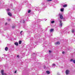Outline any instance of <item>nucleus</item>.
Here are the masks:
<instances>
[{
  "mask_svg": "<svg viewBox=\"0 0 75 75\" xmlns=\"http://www.w3.org/2000/svg\"><path fill=\"white\" fill-rule=\"evenodd\" d=\"M62 15L61 13H59V16L60 17V18L61 20H62V18H63V16Z\"/></svg>",
  "mask_w": 75,
  "mask_h": 75,
  "instance_id": "nucleus-1",
  "label": "nucleus"
},
{
  "mask_svg": "<svg viewBox=\"0 0 75 75\" xmlns=\"http://www.w3.org/2000/svg\"><path fill=\"white\" fill-rule=\"evenodd\" d=\"M1 73L2 75H6V73H4V70H1Z\"/></svg>",
  "mask_w": 75,
  "mask_h": 75,
  "instance_id": "nucleus-2",
  "label": "nucleus"
},
{
  "mask_svg": "<svg viewBox=\"0 0 75 75\" xmlns=\"http://www.w3.org/2000/svg\"><path fill=\"white\" fill-rule=\"evenodd\" d=\"M70 62H73V63H74V64H75V59L73 60V59H70Z\"/></svg>",
  "mask_w": 75,
  "mask_h": 75,
  "instance_id": "nucleus-3",
  "label": "nucleus"
},
{
  "mask_svg": "<svg viewBox=\"0 0 75 75\" xmlns=\"http://www.w3.org/2000/svg\"><path fill=\"white\" fill-rule=\"evenodd\" d=\"M69 71L67 70H66V74H67V75H68V74H69Z\"/></svg>",
  "mask_w": 75,
  "mask_h": 75,
  "instance_id": "nucleus-4",
  "label": "nucleus"
},
{
  "mask_svg": "<svg viewBox=\"0 0 75 75\" xmlns=\"http://www.w3.org/2000/svg\"><path fill=\"white\" fill-rule=\"evenodd\" d=\"M59 44H60V43L59 42H56L55 43V45H58Z\"/></svg>",
  "mask_w": 75,
  "mask_h": 75,
  "instance_id": "nucleus-5",
  "label": "nucleus"
},
{
  "mask_svg": "<svg viewBox=\"0 0 75 75\" xmlns=\"http://www.w3.org/2000/svg\"><path fill=\"white\" fill-rule=\"evenodd\" d=\"M14 44L16 45V46H18V43L17 42H15L14 43Z\"/></svg>",
  "mask_w": 75,
  "mask_h": 75,
  "instance_id": "nucleus-6",
  "label": "nucleus"
},
{
  "mask_svg": "<svg viewBox=\"0 0 75 75\" xmlns=\"http://www.w3.org/2000/svg\"><path fill=\"white\" fill-rule=\"evenodd\" d=\"M8 13V16H12V15H11V13L10 12Z\"/></svg>",
  "mask_w": 75,
  "mask_h": 75,
  "instance_id": "nucleus-7",
  "label": "nucleus"
},
{
  "mask_svg": "<svg viewBox=\"0 0 75 75\" xmlns=\"http://www.w3.org/2000/svg\"><path fill=\"white\" fill-rule=\"evenodd\" d=\"M46 73H47V74H50V72L48 71H46Z\"/></svg>",
  "mask_w": 75,
  "mask_h": 75,
  "instance_id": "nucleus-8",
  "label": "nucleus"
},
{
  "mask_svg": "<svg viewBox=\"0 0 75 75\" xmlns=\"http://www.w3.org/2000/svg\"><path fill=\"white\" fill-rule=\"evenodd\" d=\"M8 47H5V51H7L8 50Z\"/></svg>",
  "mask_w": 75,
  "mask_h": 75,
  "instance_id": "nucleus-9",
  "label": "nucleus"
},
{
  "mask_svg": "<svg viewBox=\"0 0 75 75\" xmlns=\"http://www.w3.org/2000/svg\"><path fill=\"white\" fill-rule=\"evenodd\" d=\"M35 55H36V53H34L32 54V56H35Z\"/></svg>",
  "mask_w": 75,
  "mask_h": 75,
  "instance_id": "nucleus-10",
  "label": "nucleus"
},
{
  "mask_svg": "<svg viewBox=\"0 0 75 75\" xmlns=\"http://www.w3.org/2000/svg\"><path fill=\"white\" fill-rule=\"evenodd\" d=\"M43 19H41V20H38V22H40V21H43Z\"/></svg>",
  "mask_w": 75,
  "mask_h": 75,
  "instance_id": "nucleus-11",
  "label": "nucleus"
},
{
  "mask_svg": "<svg viewBox=\"0 0 75 75\" xmlns=\"http://www.w3.org/2000/svg\"><path fill=\"white\" fill-rule=\"evenodd\" d=\"M54 31V29H51L50 30V32H52V31Z\"/></svg>",
  "mask_w": 75,
  "mask_h": 75,
  "instance_id": "nucleus-12",
  "label": "nucleus"
},
{
  "mask_svg": "<svg viewBox=\"0 0 75 75\" xmlns=\"http://www.w3.org/2000/svg\"><path fill=\"white\" fill-rule=\"evenodd\" d=\"M67 6V5L65 4L63 6L64 7H66Z\"/></svg>",
  "mask_w": 75,
  "mask_h": 75,
  "instance_id": "nucleus-13",
  "label": "nucleus"
},
{
  "mask_svg": "<svg viewBox=\"0 0 75 75\" xmlns=\"http://www.w3.org/2000/svg\"><path fill=\"white\" fill-rule=\"evenodd\" d=\"M21 42H22L21 41H19V44H21Z\"/></svg>",
  "mask_w": 75,
  "mask_h": 75,
  "instance_id": "nucleus-14",
  "label": "nucleus"
},
{
  "mask_svg": "<svg viewBox=\"0 0 75 75\" xmlns=\"http://www.w3.org/2000/svg\"><path fill=\"white\" fill-rule=\"evenodd\" d=\"M56 65V64H53L52 65V67H55V66Z\"/></svg>",
  "mask_w": 75,
  "mask_h": 75,
  "instance_id": "nucleus-15",
  "label": "nucleus"
},
{
  "mask_svg": "<svg viewBox=\"0 0 75 75\" xmlns=\"http://www.w3.org/2000/svg\"><path fill=\"white\" fill-rule=\"evenodd\" d=\"M21 21H22L23 23H25V21L24 20H21Z\"/></svg>",
  "mask_w": 75,
  "mask_h": 75,
  "instance_id": "nucleus-16",
  "label": "nucleus"
},
{
  "mask_svg": "<svg viewBox=\"0 0 75 75\" xmlns=\"http://www.w3.org/2000/svg\"><path fill=\"white\" fill-rule=\"evenodd\" d=\"M60 27H62V23H60Z\"/></svg>",
  "mask_w": 75,
  "mask_h": 75,
  "instance_id": "nucleus-17",
  "label": "nucleus"
},
{
  "mask_svg": "<svg viewBox=\"0 0 75 75\" xmlns=\"http://www.w3.org/2000/svg\"><path fill=\"white\" fill-rule=\"evenodd\" d=\"M55 21H52L51 22V23H52L53 24V23H54Z\"/></svg>",
  "mask_w": 75,
  "mask_h": 75,
  "instance_id": "nucleus-18",
  "label": "nucleus"
},
{
  "mask_svg": "<svg viewBox=\"0 0 75 75\" xmlns=\"http://www.w3.org/2000/svg\"><path fill=\"white\" fill-rule=\"evenodd\" d=\"M52 0H47V1H48L49 2H50V1H52Z\"/></svg>",
  "mask_w": 75,
  "mask_h": 75,
  "instance_id": "nucleus-19",
  "label": "nucleus"
},
{
  "mask_svg": "<svg viewBox=\"0 0 75 75\" xmlns=\"http://www.w3.org/2000/svg\"><path fill=\"white\" fill-rule=\"evenodd\" d=\"M42 42V39L39 40V42Z\"/></svg>",
  "mask_w": 75,
  "mask_h": 75,
  "instance_id": "nucleus-20",
  "label": "nucleus"
},
{
  "mask_svg": "<svg viewBox=\"0 0 75 75\" xmlns=\"http://www.w3.org/2000/svg\"><path fill=\"white\" fill-rule=\"evenodd\" d=\"M36 9L37 10H38V11L40 10V8H36Z\"/></svg>",
  "mask_w": 75,
  "mask_h": 75,
  "instance_id": "nucleus-21",
  "label": "nucleus"
},
{
  "mask_svg": "<svg viewBox=\"0 0 75 75\" xmlns=\"http://www.w3.org/2000/svg\"><path fill=\"white\" fill-rule=\"evenodd\" d=\"M61 11H64V8H61Z\"/></svg>",
  "mask_w": 75,
  "mask_h": 75,
  "instance_id": "nucleus-22",
  "label": "nucleus"
},
{
  "mask_svg": "<svg viewBox=\"0 0 75 75\" xmlns=\"http://www.w3.org/2000/svg\"><path fill=\"white\" fill-rule=\"evenodd\" d=\"M62 19L63 20V21H65V18H63Z\"/></svg>",
  "mask_w": 75,
  "mask_h": 75,
  "instance_id": "nucleus-23",
  "label": "nucleus"
},
{
  "mask_svg": "<svg viewBox=\"0 0 75 75\" xmlns=\"http://www.w3.org/2000/svg\"><path fill=\"white\" fill-rule=\"evenodd\" d=\"M74 31H75V30L74 29H73L72 30V32L73 33H74Z\"/></svg>",
  "mask_w": 75,
  "mask_h": 75,
  "instance_id": "nucleus-24",
  "label": "nucleus"
},
{
  "mask_svg": "<svg viewBox=\"0 0 75 75\" xmlns=\"http://www.w3.org/2000/svg\"><path fill=\"white\" fill-rule=\"evenodd\" d=\"M28 13H30V12H31V10H29L28 11Z\"/></svg>",
  "mask_w": 75,
  "mask_h": 75,
  "instance_id": "nucleus-25",
  "label": "nucleus"
},
{
  "mask_svg": "<svg viewBox=\"0 0 75 75\" xmlns=\"http://www.w3.org/2000/svg\"><path fill=\"white\" fill-rule=\"evenodd\" d=\"M11 7H13V4H11Z\"/></svg>",
  "mask_w": 75,
  "mask_h": 75,
  "instance_id": "nucleus-26",
  "label": "nucleus"
},
{
  "mask_svg": "<svg viewBox=\"0 0 75 75\" xmlns=\"http://www.w3.org/2000/svg\"><path fill=\"white\" fill-rule=\"evenodd\" d=\"M6 10L7 11H10V9H8Z\"/></svg>",
  "mask_w": 75,
  "mask_h": 75,
  "instance_id": "nucleus-27",
  "label": "nucleus"
},
{
  "mask_svg": "<svg viewBox=\"0 0 75 75\" xmlns=\"http://www.w3.org/2000/svg\"><path fill=\"white\" fill-rule=\"evenodd\" d=\"M15 27H16V26H12L13 28H14Z\"/></svg>",
  "mask_w": 75,
  "mask_h": 75,
  "instance_id": "nucleus-28",
  "label": "nucleus"
},
{
  "mask_svg": "<svg viewBox=\"0 0 75 75\" xmlns=\"http://www.w3.org/2000/svg\"><path fill=\"white\" fill-rule=\"evenodd\" d=\"M23 32V31H21V32H20V34H21V35H22V34H21V33H22Z\"/></svg>",
  "mask_w": 75,
  "mask_h": 75,
  "instance_id": "nucleus-29",
  "label": "nucleus"
},
{
  "mask_svg": "<svg viewBox=\"0 0 75 75\" xmlns=\"http://www.w3.org/2000/svg\"><path fill=\"white\" fill-rule=\"evenodd\" d=\"M59 22H60V23H62V21H61V20H60V21H59Z\"/></svg>",
  "mask_w": 75,
  "mask_h": 75,
  "instance_id": "nucleus-30",
  "label": "nucleus"
},
{
  "mask_svg": "<svg viewBox=\"0 0 75 75\" xmlns=\"http://www.w3.org/2000/svg\"><path fill=\"white\" fill-rule=\"evenodd\" d=\"M49 53H51V50H49Z\"/></svg>",
  "mask_w": 75,
  "mask_h": 75,
  "instance_id": "nucleus-31",
  "label": "nucleus"
},
{
  "mask_svg": "<svg viewBox=\"0 0 75 75\" xmlns=\"http://www.w3.org/2000/svg\"><path fill=\"white\" fill-rule=\"evenodd\" d=\"M62 53L63 54H64L65 53V52H62Z\"/></svg>",
  "mask_w": 75,
  "mask_h": 75,
  "instance_id": "nucleus-32",
  "label": "nucleus"
},
{
  "mask_svg": "<svg viewBox=\"0 0 75 75\" xmlns=\"http://www.w3.org/2000/svg\"><path fill=\"white\" fill-rule=\"evenodd\" d=\"M17 57H18V58L19 57V55H18L17 56Z\"/></svg>",
  "mask_w": 75,
  "mask_h": 75,
  "instance_id": "nucleus-33",
  "label": "nucleus"
},
{
  "mask_svg": "<svg viewBox=\"0 0 75 75\" xmlns=\"http://www.w3.org/2000/svg\"><path fill=\"white\" fill-rule=\"evenodd\" d=\"M11 20L10 19H8V21H10Z\"/></svg>",
  "mask_w": 75,
  "mask_h": 75,
  "instance_id": "nucleus-34",
  "label": "nucleus"
},
{
  "mask_svg": "<svg viewBox=\"0 0 75 75\" xmlns=\"http://www.w3.org/2000/svg\"><path fill=\"white\" fill-rule=\"evenodd\" d=\"M38 41H36V42L35 43H36V44H37V43H38Z\"/></svg>",
  "mask_w": 75,
  "mask_h": 75,
  "instance_id": "nucleus-35",
  "label": "nucleus"
},
{
  "mask_svg": "<svg viewBox=\"0 0 75 75\" xmlns=\"http://www.w3.org/2000/svg\"><path fill=\"white\" fill-rule=\"evenodd\" d=\"M7 23H5V25H7Z\"/></svg>",
  "mask_w": 75,
  "mask_h": 75,
  "instance_id": "nucleus-36",
  "label": "nucleus"
},
{
  "mask_svg": "<svg viewBox=\"0 0 75 75\" xmlns=\"http://www.w3.org/2000/svg\"><path fill=\"white\" fill-rule=\"evenodd\" d=\"M16 72H17V71H15V73H16Z\"/></svg>",
  "mask_w": 75,
  "mask_h": 75,
  "instance_id": "nucleus-37",
  "label": "nucleus"
},
{
  "mask_svg": "<svg viewBox=\"0 0 75 75\" xmlns=\"http://www.w3.org/2000/svg\"><path fill=\"white\" fill-rule=\"evenodd\" d=\"M57 75H60L59 74H57Z\"/></svg>",
  "mask_w": 75,
  "mask_h": 75,
  "instance_id": "nucleus-38",
  "label": "nucleus"
},
{
  "mask_svg": "<svg viewBox=\"0 0 75 75\" xmlns=\"http://www.w3.org/2000/svg\"><path fill=\"white\" fill-rule=\"evenodd\" d=\"M4 56H7L6 55H4Z\"/></svg>",
  "mask_w": 75,
  "mask_h": 75,
  "instance_id": "nucleus-39",
  "label": "nucleus"
},
{
  "mask_svg": "<svg viewBox=\"0 0 75 75\" xmlns=\"http://www.w3.org/2000/svg\"><path fill=\"white\" fill-rule=\"evenodd\" d=\"M45 21H46V20H45Z\"/></svg>",
  "mask_w": 75,
  "mask_h": 75,
  "instance_id": "nucleus-40",
  "label": "nucleus"
},
{
  "mask_svg": "<svg viewBox=\"0 0 75 75\" xmlns=\"http://www.w3.org/2000/svg\"><path fill=\"white\" fill-rule=\"evenodd\" d=\"M47 20V19L46 20Z\"/></svg>",
  "mask_w": 75,
  "mask_h": 75,
  "instance_id": "nucleus-41",
  "label": "nucleus"
}]
</instances>
